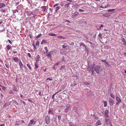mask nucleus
Instances as JSON below:
<instances>
[{
	"label": "nucleus",
	"instance_id": "1",
	"mask_svg": "<svg viewBox=\"0 0 126 126\" xmlns=\"http://www.w3.org/2000/svg\"><path fill=\"white\" fill-rule=\"evenodd\" d=\"M94 65H95L93 64V65H91L90 66L88 67L87 68L88 70L90 72H91L93 70H94Z\"/></svg>",
	"mask_w": 126,
	"mask_h": 126
},
{
	"label": "nucleus",
	"instance_id": "2",
	"mask_svg": "<svg viewBox=\"0 0 126 126\" xmlns=\"http://www.w3.org/2000/svg\"><path fill=\"white\" fill-rule=\"evenodd\" d=\"M100 67L99 66H96L94 68V70L97 74H99V70L100 69Z\"/></svg>",
	"mask_w": 126,
	"mask_h": 126
},
{
	"label": "nucleus",
	"instance_id": "3",
	"mask_svg": "<svg viewBox=\"0 0 126 126\" xmlns=\"http://www.w3.org/2000/svg\"><path fill=\"white\" fill-rule=\"evenodd\" d=\"M45 120L46 121V123L47 124H48L50 123L49 117L48 115L46 116Z\"/></svg>",
	"mask_w": 126,
	"mask_h": 126
},
{
	"label": "nucleus",
	"instance_id": "4",
	"mask_svg": "<svg viewBox=\"0 0 126 126\" xmlns=\"http://www.w3.org/2000/svg\"><path fill=\"white\" fill-rule=\"evenodd\" d=\"M109 102L110 105H112L115 104L114 101L111 98L109 99Z\"/></svg>",
	"mask_w": 126,
	"mask_h": 126
},
{
	"label": "nucleus",
	"instance_id": "5",
	"mask_svg": "<svg viewBox=\"0 0 126 126\" xmlns=\"http://www.w3.org/2000/svg\"><path fill=\"white\" fill-rule=\"evenodd\" d=\"M71 107V106L70 105L66 107V109L65 110V111L67 112L68 110H70Z\"/></svg>",
	"mask_w": 126,
	"mask_h": 126
},
{
	"label": "nucleus",
	"instance_id": "6",
	"mask_svg": "<svg viewBox=\"0 0 126 126\" xmlns=\"http://www.w3.org/2000/svg\"><path fill=\"white\" fill-rule=\"evenodd\" d=\"M52 51H51L49 52L48 53H47V55H46L48 57L50 58H52V57L51 55L52 53Z\"/></svg>",
	"mask_w": 126,
	"mask_h": 126
},
{
	"label": "nucleus",
	"instance_id": "7",
	"mask_svg": "<svg viewBox=\"0 0 126 126\" xmlns=\"http://www.w3.org/2000/svg\"><path fill=\"white\" fill-rule=\"evenodd\" d=\"M19 65L21 69L22 70L23 68V64L20 60V61L19 63Z\"/></svg>",
	"mask_w": 126,
	"mask_h": 126
},
{
	"label": "nucleus",
	"instance_id": "8",
	"mask_svg": "<svg viewBox=\"0 0 126 126\" xmlns=\"http://www.w3.org/2000/svg\"><path fill=\"white\" fill-rule=\"evenodd\" d=\"M79 44L80 46L81 47L82 46L83 47H84L85 49H86V47L84 43L81 42L79 43Z\"/></svg>",
	"mask_w": 126,
	"mask_h": 126
},
{
	"label": "nucleus",
	"instance_id": "9",
	"mask_svg": "<svg viewBox=\"0 0 126 126\" xmlns=\"http://www.w3.org/2000/svg\"><path fill=\"white\" fill-rule=\"evenodd\" d=\"M108 113L109 111L108 110H106L105 112V115L107 117H108Z\"/></svg>",
	"mask_w": 126,
	"mask_h": 126
},
{
	"label": "nucleus",
	"instance_id": "10",
	"mask_svg": "<svg viewBox=\"0 0 126 126\" xmlns=\"http://www.w3.org/2000/svg\"><path fill=\"white\" fill-rule=\"evenodd\" d=\"M33 122L34 121L33 119L31 120L29 123L28 125V126H32L31 125L32 124Z\"/></svg>",
	"mask_w": 126,
	"mask_h": 126
},
{
	"label": "nucleus",
	"instance_id": "11",
	"mask_svg": "<svg viewBox=\"0 0 126 126\" xmlns=\"http://www.w3.org/2000/svg\"><path fill=\"white\" fill-rule=\"evenodd\" d=\"M47 43V41L46 40H43L42 41V42L41 43V44H46Z\"/></svg>",
	"mask_w": 126,
	"mask_h": 126
},
{
	"label": "nucleus",
	"instance_id": "12",
	"mask_svg": "<svg viewBox=\"0 0 126 126\" xmlns=\"http://www.w3.org/2000/svg\"><path fill=\"white\" fill-rule=\"evenodd\" d=\"M11 103H12V104H16V105H17L18 104L17 103V102H16L15 100H13L12 101H11Z\"/></svg>",
	"mask_w": 126,
	"mask_h": 126
},
{
	"label": "nucleus",
	"instance_id": "13",
	"mask_svg": "<svg viewBox=\"0 0 126 126\" xmlns=\"http://www.w3.org/2000/svg\"><path fill=\"white\" fill-rule=\"evenodd\" d=\"M78 14V12H76L75 13H74L72 15V17H74L75 16L77 15Z\"/></svg>",
	"mask_w": 126,
	"mask_h": 126
},
{
	"label": "nucleus",
	"instance_id": "14",
	"mask_svg": "<svg viewBox=\"0 0 126 126\" xmlns=\"http://www.w3.org/2000/svg\"><path fill=\"white\" fill-rule=\"evenodd\" d=\"M5 6V4L3 3H0V8H3Z\"/></svg>",
	"mask_w": 126,
	"mask_h": 126
},
{
	"label": "nucleus",
	"instance_id": "15",
	"mask_svg": "<svg viewBox=\"0 0 126 126\" xmlns=\"http://www.w3.org/2000/svg\"><path fill=\"white\" fill-rule=\"evenodd\" d=\"M41 8L42 9V11L44 12L46 9V7L45 6H42L41 7Z\"/></svg>",
	"mask_w": 126,
	"mask_h": 126
},
{
	"label": "nucleus",
	"instance_id": "16",
	"mask_svg": "<svg viewBox=\"0 0 126 126\" xmlns=\"http://www.w3.org/2000/svg\"><path fill=\"white\" fill-rule=\"evenodd\" d=\"M36 93L37 95H39L41 96L42 95V94L41 93V91H37V92Z\"/></svg>",
	"mask_w": 126,
	"mask_h": 126
},
{
	"label": "nucleus",
	"instance_id": "17",
	"mask_svg": "<svg viewBox=\"0 0 126 126\" xmlns=\"http://www.w3.org/2000/svg\"><path fill=\"white\" fill-rule=\"evenodd\" d=\"M105 122L107 125H109L110 123V120L109 119H106Z\"/></svg>",
	"mask_w": 126,
	"mask_h": 126
},
{
	"label": "nucleus",
	"instance_id": "18",
	"mask_svg": "<svg viewBox=\"0 0 126 126\" xmlns=\"http://www.w3.org/2000/svg\"><path fill=\"white\" fill-rule=\"evenodd\" d=\"M48 113L49 114H53L54 113V111L53 110H48Z\"/></svg>",
	"mask_w": 126,
	"mask_h": 126
},
{
	"label": "nucleus",
	"instance_id": "19",
	"mask_svg": "<svg viewBox=\"0 0 126 126\" xmlns=\"http://www.w3.org/2000/svg\"><path fill=\"white\" fill-rule=\"evenodd\" d=\"M13 60H14L15 62H17L18 61L19 59L15 57L13 58Z\"/></svg>",
	"mask_w": 126,
	"mask_h": 126
},
{
	"label": "nucleus",
	"instance_id": "20",
	"mask_svg": "<svg viewBox=\"0 0 126 126\" xmlns=\"http://www.w3.org/2000/svg\"><path fill=\"white\" fill-rule=\"evenodd\" d=\"M101 123L99 120H98L96 124V126H98L100 125Z\"/></svg>",
	"mask_w": 126,
	"mask_h": 126
},
{
	"label": "nucleus",
	"instance_id": "21",
	"mask_svg": "<svg viewBox=\"0 0 126 126\" xmlns=\"http://www.w3.org/2000/svg\"><path fill=\"white\" fill-rule=\"evenodd\" d=\"M70 3H68L66 4L64 6V7L66 8H67L69 7V5Z\"/></svg>",
	"mask_w": 126,
	"mask_h": 126
},
{
	"label": "nucleus",
	"instance_id": "22",
	"mask_svg": "<svg viewBox=\"0 0 126 126\" xmlns=\"http://www.w3.org/2000/svg\"><path fill=\"white\" fill-rule=\"evenodd\" d=\"M0 87H1L2 90H3L4 91H5L6 90V88L4 86H2L1 85H0Z\"/></svg>",
	"mask_w": 126,
	"mask_h": 126
},
{
	"label": "nucleus",
	"instance_id": "23",
	"mask_svg": "<svg viewBox=\"0 0 126 126\" xmlns=\"http://www.w3.org/2000/svg\"><path fill=\"white\" fill-rule=\"evenodd\" d=\"M116 100L118 102H120L121 101V100L119 98V97L118 96H117L116 98Z\"/></svg>",
	"mask_w": 126,
	"mask_h": 126
},
{
	"label": "nucleus",
	"instance_id": "24",
	"mask_svg": "<svg viewBox=\"0 0 126 126\" xmlns=\"http://www.w3.org/2000/svg\"><path fill=\"white\" fill-rule=\"evenodd\" d=\"M11 48V46L10 45H8L7 46L6 48L8 50H10Z\"/></svg>",
	"mask_w": 126,
	"mask_h": 126
},
{
	"label": "nucleus",
	"instance_id": "25",
	"mask_svg": "<svg viewBox=\"0 0 126 126\" xmlns=\"http://www.w3.org/2000/svg\"><path fill=\"white\" fill-rule=\"evenodd\" d=\"M57 38H59L62 39H64L65 38L64 37L62 36H57Z\"/></svg>",
	"mask_w": 126,
	"mask_h": 126
},
{
	"label": "nucleus",
	"instance_id": "26",
	"mask_svg": "<svg viewBox=\"0 0 126 126\" xmlns=\"http://www.w3.org/2000/svg\"><path fill=\"white\" fill-rule=\"evenodd\" d=\"M44 49L46 50V52H44V54H46L47 53V52H48V50L47 49V47H44Z\"/></svg>",
	"mask_w": 126,
	"mask_h": 126
},
{
	"label": "nucleus",
	"instance_id": "27",
	"mask_svg": "<svg viewBox=\"0 0 126 126\" xmlns=\"http://www.w3.org/2000/svg\"><path fill=\"white\" fill-rule=\"evenodd\" d=\"M73 83H74L73 84H71V87H73L75 86L76 85H77V84H76V83H75V82L74 83V82Z\"/></svg>",
	"mask_w": 126,
	"mask_h": 126
},
{
	"label": "nucleus",
	"instance_id": "28",
	"mask_svg": "<svg viewBox=\"0 0 126 126\" xmlns=\"http://www.w3.org/2000/svg\"><path fill=\"white\" fill-rule=\"evenodd\" d=\"M122 41L124 42V44L125 45H126V42L125 41L124 38H123L122 39Z\"/></svg>",
	"mask_w": 126,
	"mask_h": 126
},
{
	"label": "nucleus",
	"instance_id": "29",
	"mask_svg": "<svg viewBox=\"0 0 126 126\" xmlns=\"http://www.w3.org/2000/svg\"><path fill=\"white\" fill-rule=\"evenodd\" d=\"M104 103V106L105 107H106L107 106V102L106 101H103Z\"/></svg>",
	"mask_w": 126,
	"mask_h": 126
},
{
	"label": "nucleus",
	"instance_id": "30",
	"mask_svg": "<svg viewBox=\"0 0 126 126\" xmlns=\"http://www.w3.org/2000/svg\"><path fill=\"white\" fill-rule=\"evenodd\" d=\"M32 45L34 47L33 49L34 50H36V47L34 45V43H32Z\"/></svg>",
	"mask_w": 126,
	"mask_h": 126
},
{
	"label": "nucleus",
	"instance_id": "31",
	"mask_svg": "<svg viewBox=\"0 0 126 126\" xmlns=\"http://www.w3.org/2000/svg\"><path fill=\"white\" fill-rule=\"evenodd\" d=\"M103 27V25L102 24H101L100 25V27H99V28L97 29V30H100L101 29V28Z\"/></svg>",
	"mask_w": 126,
	"mask_h": 126
},
{
	"label": "nucleus",
	"instance_id": "32",
	"mask_svg": "<svg viewBox=\"0 0 126 126\" xmlns=\"http://www.w3.org/2000/svg\"><path fill=\"white\" fill-rule=\"evenodd\" d=\"M49 35L50 36H56V34H53V33H50L49 34Z\"/></svg>",
	"mask_w": 126,
	"mask_h": 126
},
{
	"label": "nucleus",
	"instance_id": "33",
	"mask_svg": "<svg viewBox=\"0 0 126 126\" xmlns=\"http://www.w3.org/2000/svg\"><path fill=\"white\" fill-rule=\"evenodd\" d=\"M115 9H109L107 11L109 12H112L113 11L115 10Z\"/></svg>",
	"mask_w": 126,
	"mask_h": 126
},
{
	"label": "nucleus",
	"instance_id": "34",
	"mask_svg": "<svg viewBox=\"0 0 126 126\" xmlns=\"http://www.w3.org/2000/svg\"><path fill=\"white\" fill-rule=\"evenodd\" d=\"M93 116L94 118L96 120H97L98 119V117L96 116H95L94 115H93Z\"/></svg>",
	"mask_w": 126,
	"mask_h": 126
},
{
	"label": "nucleus",
	"instance_id": "35",
	"mask_svg": "<svg viewBox=\"0 0 126 126\" xmlns=\"http://www.w3.org/2000/svg\"><path fill=\"white\" fill-rule=\"evenodd\" d=\"M70 126H74V124H73L72 123H70L69 124Z\"/></svg>",
	"mask_w": 126,
	"mask_h": 126
},
{
	"label": "nucleus",
	"instance_id": "36",
	"mask_svg": "<svg viewBox=\"0 0 126 126\" xmlns=\"http://www.w3.org/2000/svg\"><path fill=\"white\" fill-rule=\"evenodd\" d=\"M110 96L113 98H114L115 97L114 95L112 94H111Z\"/></svg>",
	"mask_w": 126,
	"mask_h": 126
},
{
	"label": "nucleus",
	"instance_id": "37",
	"mask_svg": "<svg viewBox=\"0 0 126 126\" xmlns=\"http://www.w3.org/2000/svg\"><path fill=\"white\" fill-rule=\"evenodd\" d=\"M42 34H39L36 37V38L38 39L41 36Z\"/></svg>",
	"mask_w": 126,
	"mask_h": 126
},
{
	"label": "nucleus",
	"instance_id": "38",
	"mask_svg": "<svg viewBox=\"0 0 126 126\" xmlns=\"http://www.w3.org/2000/svg\"><path fill=\"white\" fill-rule=\"evenodd\" d=\"M9 105V104L8 103H5L4 104V105L3 106V107H6L7 106H8Z\"/></svg>",
	"mask_w": 126,
	"mask_h": 126
},
{
	"label": "nucleus",
	"instance_id": "39",
	"mask_svg": "<svg viewBox=\"0 0 126 126\" xmlns=\"http://www.w3.org/2000/svg\"><path fill=\"white\" fill-rule=\"evenodd\" d=\"M57 67V66H56V65H54V66L53 67V68L54 70H56Z\"/></svg>",
	"mask_w": 126,
	"mask_h": 126
},
{
	"label": "nucleus",
	"instance_id": "40",
	"mask_svg": "<svg viewBox=\"0 0 126 126\" xmlns=\"http://www.w3.org/2000/svg\"><path fill=\"white\" fill-rule=\"evenodd\" d=\"M35 67L36 68H38V63H35Z\"/></svg>",
	"mask_w": 126,
	"mask_h": 126
},
{
	"label": "nucleus",
	"instance_id": "41",
	"mask_svg": "<svg viewBox=\"0 0 126 126\" xmlns=\"http://www.w3.org/2000/svg\"><path fill=\"white\" fill-rule=\"evenodd\" d=\"M65 68V66L64 65L62 66L61 67V69L60 70H61V69H64Z\"/></svg>",
	"mask_w": 126,
	"mask_h": 126
},
{
	"label": "nucleus",
	"instance_id": "42",
	"mask_svg": "<svg viewBox=\"0 0 126 126\" xmlns=\"http://www.w3.org/2000/svg\"><path fill=\"white\" fill-rule=\"evenodd\" d=\"M60 9V7L59 6H58L56 8L55 10V11H56Z\"/></svg>",
	"mask_w": 126,
	"mask_h": 126
},
{
	"label": "nucleus",
	"instance_id": "43",
	"mask_svg": "<svg viewBox=\"0 0 126 126\" xmlns=\"http://www.w3.org/2000/svg\"><path fill=\"white\" fill-rule=\"evenodd\" d=\"M79 5H73V7L75 8H77L78 6Z\"/></svg>",
	"mask_w": 126,
	"mask_h": 126
},
{
	"label": "nucleus",
	"instance_id": "44",
	"mask_svg": "<svg viewBox=\"0 0 126 126\" xmlns=\"http://www.w3.org/2000/svg\"><path fill=\"white\" fill-rule=\"evenodd\" d=\"M27 65L30 69H31V67L30 66V65L29 64H27Z\"/></svg>",
	"mask_w": 126,
	"mask_h": 126
},
{
	"label": "nucleus",
	"instance_id": "45",
	"mask_svg": "<svg viewBox=\"0 0 126 126\" xmlns=\"http://www.w3.org/2000/svg\"><path fill=\"white\" fill-rule=\"evenodd\" d=\"M16 12H18V11L17 10V9L13 11V13H16Z\"/></svg>",
	"mask_w": 126,
	"mask_h": 126
},
{
	"label": "nucleus",
	"instance_id": "46",
	"mask_svg": "<svg viewBox=\"0 0 126 126\" xmlns=\"http://www.w3.org/2000/svg\"><path fill=\"white\" fill-rule=\"evenodd\" d=\"M84 84L86 85H89L90 84V83L89 82H84Z\"/></svg>",
	"mask_w": 126,
	"mask_h": 126
},
{
	"label": "nucleus",
	"instance_id": "47",
	"mask_svg": "<svg viewBox=\"0 0 126 126\" xmlns=\"http://www.w3.org/2000/svg\"><path fill=\"white\" fill-rule=\"evenodd\" d=\"M39 42L38 41H37L36 42V45L38 46V45H39Z\"/></svg>",
	"mask_w": 126,
	"mask_h": 126
},
{
	"label": "nucleus",
	"instance_id": "48",
	"mask_svg": "<svg viewBox=\"0 0 126 126\" xmlns=\"http://www.w3.org/2000/svg\"><path fill=\"white\" fill-rule=\"evenodd\" d=\"M92 72L91 74L92 75V76H94V70H93L91 72Z\"/></svg>",
	"mask_w": 126,
	"mask_h": 126
},
{
	"label": "nucleus",
	"instance_id": "49",
	"mask_svg": "<svg viewBox=\"0 0 126 126\" xmlns=\"http://www.w3.org/2000/svg\"><path fill=\"white\" fill-rule=\"evenodd\" d=\"M102 62H103L104 63H108L107 62H106V60H102Z\"/></svg>",
	"mask_w": 126,
	"mask_h": 126
},
{
	"label": "nucleus",
	"instance_id": "50",
	"mask_svg": "<svg viewBox=\"0 0 126 126\" xmlns=\"http://www.w3.org/2000/svg\"><path fill=\"white\" fill-rule=\"evenodd\" d=\"M56 95V94H54L52 95V99H54V95Z\"/></svg>",
	"mask_w": 126,
	"mask_h": 126
},
{
	"label": "nucleus",
	"instance_id": "51",
	"mask_svg": "<svg viewBox=\"0 0 126 126\" xmlns=\"http://www.w3.org/2000/svg\"><path fill=\"white\" fill-rule=\"evenodd\" d=\"M98 37H100L101 38H102V34L101 33H100L98 34Z\"/></svg>",
	"mask_w": 126,
	"mask_h": 126
},
{
	"label": "nucleus",
	"instance_id": "52",
	"mask_svg": "<svg viewBox=\"0 0 126 126\" xmlns=\"http://www.w3.org/2000/svg\"><path fill=\"white\" fill-rule=\"evenodd\" d=\"M58 119L60 120L61 119V116L58 115Z\"/></svg>",
	"mask_w": 126,
	"mask_h": 126
},
{
	"label": "nucleus",
	"instance_id": "53",
	"mask_svg": "<svg viewBox=\"0 0 126 126\" xmlns=\"http://www.w3.org/2000/svg\"><path fill=\"white\" fill-rule=\"evenodd\" d=\"M5 28H3V29L2 30H1L0 31V32H2L4 31H5Z\"/></svg>",
	"mask_w": 126,
	"mask_h": 126
},
{
	"label": "nucleus",
	"instance_id": "54",
	"mask_svg": "<svg viewBox=\"0 0 126 126\" xmlns=\"http://www.w3.org/2000/svg\"><path fill=\"white\" fill-rule=\"evenodd\" d=\"M27 55L29 57H31V54L30 53H28Z\"/></svg>",
	"mask_w": 126,
	"mask_h": 126
},
{
	"label": "nucleus",
	"instance_id": "55",
	"mask_svg": "<svg viewBox=\"0 0 126 126\" xmlns=\"http://www.w3.org/2000/svg\"><path fill=\"white\" fill-rule=\"evenodd\" d=\"M60 63V62H57V63H56L55 64V65H56V66H57V65H58L59 64V63Z\"/></svg>",
	"mask_w": 126,
	"mask_h": 126
},
{
	"label": "nucleus",
	"instance_id": "56",
	"mask_svg": "<svg viewBox=\"0 0 126 126\" xmlns=\"http://www.w3.org/2000/svg\"><path fill=\"white\" fill-rule=\"evenodd\" d=\"M36 58L37 59H39L40 58V57L39 55H37L36 56Z\"/></svg>",
	"mask_w": 126,
	"mask_h": 126
},
{
	"label": "nucleus",
	"instance_id": "57",
	"mask_svg": "<svg viewBox=\"0 0 126 126\" xmlns=\"http://www.w3.org/2000/svg\"><path fill=\"white\" fill-rule=\"evenodd\" d=\"M110 5L109 4H108L105 7V8H106L107 7H108L110 6Z\"/></svg>",
	"mask_w": 126,
	"mask_h": 126
},
{
	"label": "nucleus",
	"instance_id": "58",
	"mask_svg": "<svg viewBox=\"0 0 126 126\" xmlns=\"http://www.w3.org/2000/svg\"><path fill=\"white\" fill-rule=\"evenodd\" d=\"M47 80H49L50 81H51L52 80V79H51V78H47Z\"/></svg>",
	"mask_w": 126,
	"mask_h": 126
},
{
	"label": "nucleus",
	"instance_id": "59",
	"mask_svg": "<svg viewBox=\"0 0 126 126\" xmlns=\"http://www.w3.org/2000/svg\"><path fill=\"white\" fill-rule=\"evenodd\" d=\"M58 5V3L56 4H55L54 5L53 7H55L57 6Z\"/></svg>",
	"mask_w": 126,
	"mask_h": 126
},
{
	"label": "nucleus",
	"instance_id": "60",
	"mask_svg": "<svg viewBox=\"0 0 126 126\" xmlns=\"http://www.w3.org/2000/svg\"><path fill=\"white\" fill-rule=\"evenodd\" d=\"M39 60V59H36V62L35 63H38Z\"/></svg>",
	"mask_w": 126,
	"mask_h": 126
},
{
	"label": "nucleus",
	"instance_id": "61",
	"mask_svg": "<svg viewBox=\"0 0 126 126\" xmlns=\"http://www.w3.org/2000/svg\"><path fill=\"white\" fill-rule=\"evenodd\" d=\"M9 93L10 94H11L12 93V94H13L14 93H13V92L12 91H11V90H10V91L9 92Z\"/></svg>",
	"mask_w": 126,
	"mask_h": 126
},
{
	"label": "nucleus",
	"instance_id": "62",
	"mask_svg": "<svg viewBox=\"0 0 126 126\" xmlns=\"http://www.w3.org/2000/svg\"><path fill=\"white\" fill-rule=\"evenodd\" d=\"M79 11L81 12H84V11L83 10L81 9H79Z\"/></svg>",
	"mask_w": 126,
	"mask_h": 126
},
{
	"label": "nucleus",
	"instance_id": "63",
	"mask_svg": "<svg viewBox=\"0 0 126 126\" xmlns=\"http://www.w3.org/2000/svg\"><path fill=\"white\" fill-rule=\"evenodd\" d=\"M8 41H9V43H10L12 45V42L9 39H8Z\"/></svg>",
	"mask_w": 126,
	"mask_h": 126
},
{
	"label": "nucleus",
	"instance_id": "64",
	"mask_svg": "<svg viewBox=\"0 0 126 126\" xmlns=\"http://www.w3.org/2000/svg\"><path fill=\"white\" fill-rule=\"evenodd\" d=\"M62 47L63 48H65V47H66V45H63V46H62Z\"/></svg>",
	"mask_w": 126,
	"mask_h": 126
}]
</instances>
